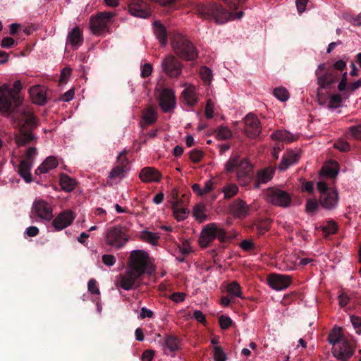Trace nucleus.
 Returning a JSON list of instances; mask_svg holds the SVG:
<instances>
[{"label": "nucleus", "instance_id": "nucleus-47", "mask_svg": "<svg viewBox=\"0 0 361 361\" xmlns=\"http://www.w3.org/2000/svg\"><path fill=\"white\" fill-rule=\"evenodd\" d=\"M204 152L200 149H194L190 152L189 157L194 163L200 162L204 157Z\"/></svg>", "mask_w": 361, "mask_h": 361}, {"label": "nucleus", "instance_id": "nucleus-55", "mask_svg": "<svg viewBox=\"0 0 361 361\" xmlns=\"http://www.w3.org/2000/svg\"><path fill=\"white\" fill-rule=\"evenodd\" d=\"M270 224L271 221L269 219H267L264 222L260 223L257 227V233L259 235H263L266 231H267L269 229Z\"/></svg>", "mask_w": 361, "mask_h": 361}, {"label": "nucleus", "instance_id": "nucleus-17", "mask_svg": "<svg viewBox=\"0 0 361 361\" xmlns=\"http://www.w3.org/2000/svg\"><path fill=\"white\" fill-rule=\"evenodd\" d=\"M268 284L273 289L276 290H284L291 283V278L287 275L271 274L267 278Z\"/></svg>", "mask_w": 361, "mask_h": 361}, {"label": "nucleus", "instance_id": "nucleus-19", "mask_svg": "<svg viewBox=\"0 0 361 361\" xmlns=\"http://www.w3.org/2000/svg\"><path fill=\"white\" fill-rule=\"evenodd\" d=\"M229 210L235 218L243 219L248 215L250 207L243 200L236 199L229 205Z\"/></svg>", "mask_w": 361, "mask_h": 361}, {"label": "nucleus", "instance_id": "nucleus-15", "mask_svg": "<svg viewBox=\"0 0 361 361\" xmlns=\"http://www.w3.org/2000/svg\"><path fill=\"white\" fill-rule=\"evenodd\" d=\"M245 133L251 138L258 137L261 133L260 122L252 114H248L245 118Z\"/></svg>", "mask_w": 361, "mask_h": 361}, {"label": "nucleus", "instance_id": "nucleus-5", "mask_svg": "<svg viewBox=\"0 0 361 361\" xmlns=\"http://www.w3.org/2000/svg\"><path fill=\"white\" fill-rule=\"evenodd\" d=\"M128 269L137 273V275L143 276L147 274L151 276L154 269L149 261V255L147 252L136 250H133L128 259Z\"/></svg>", "mask_w": 361, "mask_h": 361}, {"label": "nucleus", "instance_id": "nucleus-30", "mask_svg": "<svg viewBox=\"0 0 361 361\" xmlns=\"http://www.w3.org/2000/svg\"><path fill=\"white\" fill-rule=\"evenodd\" d=\"M275 172V167L268 166L259 171L257 173L256 187H259L261 183H267L271 180Z\"/></svg>", "mask_w": 361, "mask_h": 361}, {"label": "nucleus", "instance_id": "nucleus-29", "mask_svg": "<svg viewBox=\"0 0 361 361\" xmlns=\"http://www.w3.org/2000/svg\"><path fill=\"white\" fill-rule=\"evenodd\" d=\"M171 204L173 216L178 221H182L188 217L190 210L187 207L178 205L177 201H171Z\"/></svg>", "mask_w": 361, "mask_h": 361}, {"label": "nucleus", "instance_id": "nucleus-14", "mask_svg": "<svg viewBox=\"0 0 361 361\" xmlns=\"http://www.w3.org/2000/svg\"><path fill=\"white\" fill-rule=\"evenodd\" d=\"M159 104L164 112H170L176 106L174 92L169 88L163 89L158 97Z\"/></svg>", "mask_w": 361, "mask_h": 361}, {"label": "nucleus", "instance_id": "nucleus-37", "mask_svg": "<svg viewBox=\"0 0 361 361\" xmlns=\"http://www.w3.org/2000/svg\"><path fill=\"white\" fill-rule=\"evenodd\" d=\"M323 175L328 178H334L338 173V166L336 162L334 165L324 166L322 169Z\"/></svg>", "mask_w": 361, "mask_h": 361}, {"label": "nucleus", "instance_id": "nucleus-28", "mask_svg": "<svg viewBox=\"0 0 361 361\" xmlns=\"http://www.w3.org/2000/svg\"><path fill=\"white\" fill-rule=\"evenodd\" d=\"M157 119V114L156 110L152 106H149L142 112L140 126L142 128H145L155 123Z\"/></svg>", "mask_w": 361, "mask_h": 361}, {"label": "nucleus", "instance_id": "nucleus-24", "mask_svg": "<svg viewBox=\"0 0 361 361\" xmlns=\"http://www.w3.org/2000/svg\"><path fill=\"white\" fill-rule=\"evenodd\" d=\"M140 178L145 183L158 182L161 178V173L154 168H143L140 173Z\"/></svg>", "mask_w": 361, "mask_h": 361}, {"label": "nucleus", "instance_id": "nucleus-33", "mask_svg": "<svg viewBox=\"0 0 361 361\" xmlns=\"http://www.w3.org/2000/svg\"><path fill=\"white\" fill-rule=\"evenodd\" d=\"M59 183L62 190L66 192H71L73 190L76 184L75 180L65 173L60 175Z\"/></svg>", "mask_w": 361, "mask_h": 361}, {"label": "nucleus", "instance_id": "nucleus-27", "mask_svg": "<svg viewBox=\"0 0 361 361\" xmlns=\"http://www.w3.org/2000/svg\"><path fill=\"white\" fill-rule=\"evenodd\" d=\"M67 44H70L74 47H78L83 42V36L82 31L78 27H73L68 34Z\"/></svg>", "mask_w": 361, "mask_h": 361}, {"label": "nucleus", "instance_id": "nucleus-6", "mask_svg": "<svg viewBox=\"0 0 361 361\" xmlns=\"http://www.w3.org/2000/svg\"><path fill=\"white\" fill-rule=\"evenodd\" d=\"M104 238L106 245L119 250L129 240L128 229L121 225L111 226L106 229Z\"/></svg>", "mask_w": 361, "mask_h": 361}, {"label": "nucleus", "instance_id": "nucleus-8", "mask_svg": "<svg viewBox=\"0 0 361 361\" xmlns=\"http://www.w3.org/2000/svg\"><path fill=\"white\" fill-rule=\"evenodd\" d=\"M317 189L320 192L319 197V204L326 210H334L338 204V193L333 188H330L324 181L317 183Z\"/></svg>", "mask_w": 361, "mask_h": 361}, {"label": "nucleus", "instance_id": "nucleus-16", "mask_svg": "<svg viewBox=\"0 0 361 361\" xmlns=\"http://www.w3.org/2000/svg\"><path fill=\"white\" fill-rule=\"evenodd\" d=\"M142 276L137 275V273L130 269L121 274L120 278V286L126 290H129L137 287Z\"/></svg>", "mask_w": 361, "mask_h": 361}, {"label": "nucleus", "instance_id": "nucleus-40", "mask_svg": "<svg viewBox=\"0 0 361 361\" xmlns=\"http://www.w3.org/2000/svg\"><path fill=\"white\" fill-rule=\"evenodd\" d=\"M141 238L143 240L152 245H156L159 238V237L156 233L148 231H143L141 234Z\"/></svg>", "mask_w": 361, "mask_h": 361}, {"label": "nucleus", "instance_id": "nucleus-7", "mask_svg": "<svg viewBox=\"0 0 361 361\" xmlns=\"http://www.w3.org/2000/svg\"><path fill=\"white\" fill-rule=\"evenodd\" d=\"M216 238L222 243L231 239L223 228L218 227L215 223H210L202 228L199 244L202 247H207Z\"/></svg>", "mask_w": 361, "mask_h": 361}, {"label": "nucleus", "instance_id": "nucleus-22", "mask_svg": "<svg viewBox=\"0 0 361 361\" xmlns=\"http://www.w3.org/2000/svg\"><path fill=\"white\" fill-rule=\"evenodd\" d=\"M300 155L299 153L295 152L293 150H288L282 157L281 161L278 166V169L281 171H284L288 168L293 165L299 161Z\"/></svg>", "mask_w": 361, "mask_h": 361}, {"label": "nucleus", "instance_id": "nucleus-45", "mask_svg": "<svg viewBox=\"0 0 361 361\" xmlns=\"http://www.w3.org/2000/svg\"><path fill=\"white\" fill-rule=\"evenodd\" d=\"M213 358L214 361H226V355L221 346H215L214 348Z\"/></svg>", "mask_w": 361, "mask_h": 361}, {"label": "nucleus", "instance_id": "nucleus-56", "mask_svg": "<svg viewBox=\"0 0 361 361\" xmlns=\"http://www.w3.org/2000/svg\"><path fill=\"white\" fill-rule=\"evenodd\" d=\"M350 322L357 334H361V317L357 316H350Z\"/></svg>", "mask_w": 361, "mask_h": 361}, {"label": "nucleus", "instance_id": "nucleus-59", "mask_svg": "<svg viewBox=\"0 0 361 361\" xmlns=\"http://www.w3.org/2000/svg\"><path fill=\"white\" fill-rule=\"evenodd\" d=\"M334 147L341 152H348L350 149V145L345 141L340 140L334 144Z\"/></svg>", "mask_w": 361, "mask_h": 361}, {"label": "nucleus", "instance_id": "nucleus-18", "mask_svg": "<svg viewBox=\"0 0 361 361\" xmlns=\"http://www.w3.org/2000/svg\"><path fill=\"white\" fill-rule=\"evenodd\" d=\"M32 213L36 214L37 217L49 221L52 219V208L49 204L42 200H36L32 205Z\"/></svg>", "mask_w": 361, "mask_h": 361}, {"label": "nucleus", "instance_id": "nucleus-41", "mask_svg": "<svg viewBox=\"0 0 361 361\" xmlns=\"http://www.w3.org/2000/svg\"><path fill=\"white\" fill-rule=\"evenodd\" d=\"M204 209L205 207L202 204H198L195 206L193 209V215L196 219L202 221L207 219V215L204 214Z\"/></svg>", "mask_w": 361, "mask_h": 361}, {"label": "nucleus", "instance_id": "nucleus-10", "mask_svg": "<svg viewBox=\"0 0 361 361\" xmlns=\"http://www.w3.org/2000/svg\"><path fill=\"white\" fill-rule=\"evenodd\" d=\"M266 200L268 202L281 207H288L292 202L290 195L278 188H269L266 192Z\"/></svg>", "mask_w": 361, "mask_h": 361}, {"label": "nucleus", "instance_id": "nucleus-12", "mask_svg": "<svg viewBox=\"0 0 361 361\" xmlns=\"http://www.w3.org/2000/svg\"><path fill=\"white\" fill-rule=\"evenodd\" d=\"M161 66L164 72L171 78H177L182 73V63L173 55L165 57Z\"/></svg>", "mask_w": 361, "mask_h": 361}, {"label": "nucleus", "instance_id": "nucleus-51", "mask_svg": "<svg viewBox=\"0 0 361 361\" xmlns=\"http://www.w3.org/2000/svg\"><path fill=\"white\" fill-rule=\"evenodd\" d=\"M126 154H127V152L126 150H123L117 157L118 166H121L124 169H126L128 164H129V161L126 157Z\"/></svg>", "mask_w": 361, "mask_h": 361}, {"label": "nucleus", "instance_id": "nucleus-35", "mask_svg": "<svg viewBox=\"0 0 361 361\" xmlns=\"http://www.w3.org/2000/svg\"><path fill=\"white\" fill-rule=\"evenodd\" d=\"M182 97L188 106H194L197 102L194 90L191 87L185 89L182 92Z\"/></svg>", "mask_w": 361, "mask_h": 361}, {"label": "nucleus", "instance_id": "nucleus-23", "mask_svg": "<svg viewBox=\"0 0 361 361\" xmlns=\"http://www.w3.org/2000/svg\"><path fill=\"white\" fill-rule=\"evenodd\" d=\"M30 95L33 103L44 105L47 102L46 90L41 85H35L30 89Z\"/></svg>", "mask_w": 361, "mask_h": 361}, {"label": "nucleus", "instance_id": "nucleus-44", "mask_svg": "<svg viewBox=\"0 0 361 361\" xmlns=\"http://www.w3.org/2000/svg\"><path fill=\"white\" fill-rule=\"evenodd\" d=\"M322 231L327 235L336 234L338 231V226L334 221H329L322 228Z\"/></svg>", "mask_w": 361, "mask_h": 361}, {"label": "nucleus", "instance_id": "nucleus-25", "mask_svg": "<svg viewBox=\"0 0 361 361\" xmlns=\"http://www.w3.org/2000/svg\"><path fill=\"white\" fill-rule=\"evenodd\" d=\"M32 165L33 163L31 161L22 159L18 166V172L19 175L26 183H30L32 181V177L30 173Z\"/></svg>", "mask_w": 361, "mask_h": 361}, {"label": "nucleus", "instance_id": "nucleus-32", "mask_svg": "<svg viewBox=\"0 0 361 361\" xmlns=\"http://www.w3.org/2000/svg\"><path fill=\"white\" fill-rule=\"evenodd\" d=\"M271 137L273 140L286 142H292L297 139V137L287 130H276L271 134Z\"/></svg>", "mask_w": 361, "mask_h": 361}, {"label": "nucleus", "instance_id": "nucleus-31", "mask_svg": "<svg viewBox=\"0 0 361 361\" xmlns=\"http://www.w3.org/2000/svg\"><path fill=\"white\" fill-rule=\"evenodd\" d=\"M154 32L161 46H165L168 42L166 28L159 21L154 23Z\"/></svg>", "mask_w": 361, "mask_h": 361}, {"label": "nucleus", "instance_id": "nucleus-39", "mask_svg": "<svg viewBox=\"0 0 361 361\" xmlns=\"http://www.w3.org/2000/svg\"><path fill=\"white\" fill-rule=\"evenodd\" d=\"M227 290L233 296L242 298V290L240 284L236 281H233L228 285Z\"/></svg>", "mask_w": 361, "mask_h": 361}, {"label": "nucleus", "instance_id": "nucleus-63", "mask_svg": "<svg viewBox=\"0 0 361 361\" xmlns=\"http://www.w3.org/2000/svg\"><path fill=\"white\" fill-rule=\"evenodd\" d=\"M152 66L150 63H145L141 70V76L143 78H146L149 76L152 73Z\"/></svg>", "mask_w": 361, "mask_h": 361}, {"label": "nucleus", "instance_id": "nucleus-20", "mask_svg": "<svg viewBox=\"0 0 361 361\" xmlns=\"http://www.w3.org/2000/svg\"><path fill=\"white\" fill-rule=\"evenodd\" d=\"M74 219V213L71 210H65L53 220L52 225L56 230H63L70 226Z\"/></svg>", "mask_w": 361, "mask_h": 361}, {"label": "nucleus", "instance_id": "nucleus-64", "mask_svg": "<svg viewBox=\"0 0 361 361\" xmlns=\"http://www.w3.org/2000/svg\"><path fill=\"white\" fill-rule=\"evenodd\" d=\"M154 355V351L152 350H146L142 355V361H152Z\"/></svg>", "mask_w": 361, "mask_h": 361}, {"label": "nucleus", "instance_id": "nucleus-21", "mask_svg": "<svg viewBox=\"0 0 361 361\" xmlns=\"http://www.w3.org/2000/svg\"><path fill=\"white\" fill-rule=\"evenodd\" d=\"M129 13L135 16L146 18L151 15L148 5L142 1H134L128 5Z\"/></svg>", "mask_w": 361, "mask_h": 361}, {"label": "nucleus", "instance_id": "nucleus-54", "mask_svg": "<svg viewBox=\"0 0 361 361\" xmlns=\"http://www.w3.org/2000/svg\"><path fill=\"white\" fill-rule=\"evenodd\" d=\"M37 148L35 147H30L25 152L24 160L31 161L32 163L34 161V159L37 155Z\"/></svg>", "mask_w": 361, "mask_h": 361}, {"label": "nucleus", "instance_id": "nucleus-3", "mask_svg": "<svg viewBox=\"0 0 361 361\" xmlns=\"http://www.w3.org/2000/svg\"><path fill=\"white\" fill-rule=\"evenodd\" d=\"M345 67L346 63L343 60L337 61L332 66L324 63H320L315 71L319 87L322 89L329 88L337 80L338 71H342Z\"/></svg>", "mask_w": 361, "mask_h": 361}, {"label": "nucleus", "instance_id": "nucleus-9", "mask_svg": "<svg viewBox=\"0 0 361 361\" xmlns=\"http://www.w3.org/2000/svg\"><path fill=\"white\" fill-rule=\"evenodd\" d=\"M251 169V164L246 158H241L237 154H232L225 164V170L227 173L235 171L238 178L245 177Z\"/></svg>", "mask_w": 361, "mask_h": 361}, {"label": "nucleus", "instance_id": "nucleus-60", "mask_svg": "<svg viewBox=\"0 0 361 361\" xmlns=\"http://www.w3.org/2000/svg\"><path fill=\"white\" fill-rule=\"evenodd\" d=\"M185 296H186V295L184 293L175 292L170 295L169 298L172 301H173L176 303H178V302L184 301L185 299Z\"/></svg>", "mask_w": 361, "mask_h": 361}, {"label": "nucleus", "instance_id": "nucleus-58", "mask_svg": "<svg viewBox=\"0 0 361 361\" xmlns=\"http://www.w3.org/2000/svg\"><path fill=\"white\" fill-rule=\"evenodd\" d=\"M102 258L103 263L108 267H111V266L114 265L116 262V259L115 256H114L112 255L105 254V255H102Z\"/></svg>", "mask_w": 361, "mask_h": 361}, {"label": "nucleus", "instance_id": "nucleus-48", "mask_svg": "<svg viewBox=\"0 0 361 361\" xmlns=\"http://www.w3.org/2000/svg\"><path fill=\"white\" fill-rule=\"evenodd\" d=\"M217 136L222 140H227L231 137L232 133L227 127L221 126L217 130Z\"/></svg>", "mask_w": 361, "mask_h": 361}, {"label": "nucleus", "instance_id": "nucleus-43", "mask_svg": "<svg viewBox=\"0 0 361 361\" xmlns=\"http://www.w3.org/2000/svg\"><path fill=\"white\" fill-rule=\"evenodd\" d=\"M274 95L279 100L282 102L286 101L288 97V92L284 87H276L274 90Z\"/></svg>", "mask_w": 361, "mask_h": 361}, {"label": "nucleus", "instance_id": "nucleus-50", "mask_svg": "<svg viewBox=\"0 0 361 361\" xmlns=\"http://www.w3.org/2000/svg\"><path fill=\"white\" fill-rule=\"evenodd\" d=\"M219 323L220 327L224 329H228L230 326H231L233 322L229 317L221 315L219 318Z\"/></svg>", "mask_w": 361, "mask_h": 361}, {"label": "nucleus", "instance_id": "nucleus-13", "mask_svg": "<svg viewBox=\"0 0 361 361\" xmlns=\"http://www.w3.org/2000/svg\"><path fill=\"white\" fill-rule=\"evenodd\" d=\"M333 355L340 361H347L353 355L354 350L347 339H343L335 347L332 348Z\"/></svg>", "mask_w": 361, "mask_h": 361}, {"label": "nucleus", "instance_id": "nucleus-52", "mask_svg": "<svg viewBox=\"0 0 361 361\" xmlns=\"http://www.w3.org/2000/svg\"><path fill=\"white\" fill-rule=\"evenodd\" d=\"M348 132L354 139L361 140V125L349 127Z\"/></svg>", "mask_w": 361, "mask_h": 361}, {"label": "nucleus", "instance_id": "nucleus-2", "mask_svg": "<svg viewBox=\"0 0 361 361\" xmlns=\"http://www.w3.org/2000/svg\"><path fill=\"white\" fill-rule=\"evenodd\" d=\"M197 13L203 19H214L219 24H224L232 19H240L244 16L243 11L236 13L229 12L217 3L197 6Z\"/></svg>", "mask_w": 361, "mask_h": 361}, {"label": "nucleus", "instance_id": "nucleus-49", "mask_svg": "<svg viewBox=\"0 0 361 361\" xmlns=\"http://www.w3.org/2000/svg\"><path fill=\"white\" fill-rule=\"evenodd\" d=\"M342 102L341 96L339 94H333L330 97L328 107L330 109H336L340 106Z\"/></svg>", "mask_w": 361, "mask_h": 361}, {"label": "nucleus", "instance_id": "nucleus-38", "mask_svg": "<svg viewBox=\"0 0 361 361\" xmlns=\"http://www.w3.org/2000/svg\"><path fill=\"white\" fill-rule=\"evenodd\" d=\"M222 192L225 199H231L238 194V187L235 184H228L223 188Z\"/></svg>", "mask_w": 361, "mask_h": 361}, {"label": "nucleus", "instance_id": "nucleus-4", "mask_svg": "<svg viewBox=\"0 0 361 361\" xmlns=\"http://www.w3.org/2000/svg\"><path fill=\"white\" fill-rule=\"evenodd\" d=\"M171 45L175 54L183 60L194 61L198 56L193 44L180 33H176L172 36Z\"/></svg>", "mask_w": 361, "mask_h": 361}, {"label": "nucleus", "instance_id": "nucleus-46", "mask_svg": "<svg viewBox=\"0 0 361 361\" xmlns=\"http://www.w3.org/2000/svg\"><path fill=\"white\" fill-rule=\"evenodd\" d=\"M319 202L316 199H308L305 204V211L307 213H314L319 207Z\"/></svg>", "mask_w": 361, "mask_h": 361}, {"label": "nucleus", "instance_id": "nucleus-61", "mask_svg": "<svg viewBox=\"0 0 361 361\" xmlns=\"http://www.w3.org/2000/svg\"><path fill=\"white\" fill-rule=\"evenodd\" d=\"M214 105L212 99H208L205 106V116L207 118L210 119L213 117Z\"/></svg>", "mask_w": 361, "mask_h": 361}, {"label": "nucleus", "instance_id": "nucleus-57", "mask_svg": "<svg viewBox=\"0 0 361 361\" xmlns=\"http://www.w3.org/2000/svg\"><path fill=\"white\" fill-rule=\"evenodd\" d=\"M88 290L94 295H99L100 293L99 290L97 286V281L94 279H91L89 280L87 283Z\"/></svg>", "mask_w": 361, "mask_h": 361}, {"label": "nucleus", "instance_id": "nucleus-62", "mask_svg": "<svg viewBox=\"0 0 361 361\" xmlns=\"http://www.w3.org/2000/svg\"><path fill=\"white\" fill-rule=\"evenodd\" d=\"M16 44V41L13 38L10 37H6L2 39L1 42V46L2 48H11Z\"/></svg>", "mask_w": 361, "mask_h": 361}, {"label": "nucleus", "instance_id": "nucleus-26", "mask_svg": "<svg viewBox=\"0 0 361 361\" xmlns=\"http://www.w3.org/2000/svg\"><path fill=\"white\" fill-rule=\"evenodd\" d=\"M59 163L57 159L54 156L48 157L35 170L37 175L48 173L49 171L57 167Z\"/></svg>", "mask_w": 361, "mask_h": 361}, {"label": "nucleus", "instance_id": "nucleus-36", "mask_svg": "<svg viewBox=\"0 0 361 361\" xmlns=\"http://www.w3.org/2000/svg\"><path fill=\"white\" fill-rule=\"evenodd\" d=\"M165 345L171 352H175L179 349L180 341L173 335H168L165 338Z\"/></svg>", "mask_w": 361, "mask_h": 361}, {"label": "nucleus", "instance_id": "nucleus-34", "mask_svg": "<svg viewBox=\"0 0 361 361\" xmlns=\"http://www.w3.org/2000/svg\"><path fill=\"white\" fill-rule=\"evenodd\" d=\"M343 339H345L341 333V329L339 327H334L330 331L328 336V341L333 347L337 345Z\"/></svg>", "mask_w": 361, "mask_h": 361}, {"label": "nucleus", "instance_id": "nucleus-53", "mask_svg": "<svg viewBox=\"0 0 361 361\" xmlns=\"http://www.w3.org/2000/svg\"><path fill=\"white\" fill-rule=\"evenodd\" d=\"M125 173V169L121 166H117L111 169L109 173V178L111 179H115L116 178L121 177Z\"/></svg>", "mask_w": 361, "mask_h": 361}, {"label": "nucleus", "instance_id": "nucleus-1", "mask_svg": "<svg viewBox=\"0 0 361 361\" xmlns=\"http://www.w3.org/2000/svg\"><path fill=\"white\" fill-rule=\"evenodd\" d=\"M13 86V88L7 85L0 87V111L11 116L13 124L18 130L15 140L18 147L35 145L38 140L34 133L38 126L37 118L29 109L23 107L14 110L21 103L18 93L22 85L20 80H16Z\"/></svg>", "mask_w": 361, "mask_h": 361}, {"label": "nucleus", "instance_id": "nucleus-11", "mask_svg": "<svg viewBox=\"0 0 361 361\" xmlns=\"http://www.w3.org/2000/svg\"><path fill=\"white\" fill-rule=\"evenodd\" d=\"M114 16L113 13L102 12L90 18V28L94 35H101L106 30L108 23Z\"/></svg>", "mask_w": 361, "mask_h": 361}, {"label": "nucleus", "instance_id": "nucleus-42", "mask_svg": "<svg viewBox=\"0 0 361 361\" xmlns=\"http://www.w3.org/2000/svg\"><path fill=\"white\" fill-rule=\"evenodd\" d=\"M202 80L207 84H209L212 80V70L207 66H202L200 71Z\"/></svg>", "mask_w": 361, "mask_h": 361}]
</instances>
